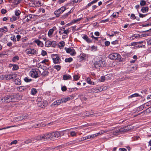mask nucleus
Returning a JSON list of instances; mask_svg holds the SVG:
<instances>
[{"label": "nucleus", "mask_w": 151, "mask_h": 151, "mask_svg": "<svg viewBox=\"0 0 151 151\" xmlns=\"http://www.w3.org/2000/svg\"><path fill=\"white\" fill-rule=\"evenodd\" d=\"M15 83L18 85H20L21 83V80L18 78L16 79L15 81Z\"/></svg>", "instance_id": "nucleus-25"}, {"label": "nucleus", "mask_w": 151, "mask_h": 151, "mask_svg": "<svg viewBox=\"0 0 151 151\" xmlns=\"http://www.w3.org/2000/svg\"><path fill=\"white\" fill-rule=\"evenodd\" d=\"M61 103L62 100H61V99H59L54 101L52 104V105L54 106H58L60 105Z\"/></svg>", "instance_id": "nucleus-13"}, {"label": "nucleus", "mask_w": 151, "mask_h": 151, "mask_svg": "<svg viewBox=\"0 0 151 151\" xmlns=\"http://www.w3.org/2000/svg\"><path fill=\"white\" fill-rule=\"evenodd\" d=\"M93 4L91 2L90 3H89L87 5H86L85 7V9H87L91 5Z\"/></svg>", "instance_id": "nucleus-56"}, {"label": "nucleus", "mask_w": 151, "mask_h": 151, "mask_svg": "<svg viewBox=\"0 0 151 151\" xmlns=\"http://www.w3.org/2000/svg\"><path fill=\"white\" fill-rule=\"evenodd\" d=\"M14 13L15 15L18 17L21 14V12L19 10H16L15 11Z\"/></svg>", "instance_id": "nucleus-23"}, {"label": "nucleus", "mask_w": 151, "mask_h": 151, "mask_svg": "<svg viewBox=\"0 0 151 151\" xmlns=\"http://www.w3.org/2000/svg\"><path fill=\"white\" fill-rule=\"evenodd\" d=\"M33 4L36 6H39V5L41 6V3L39 0H34Z\"/></svg>", "instance_id": "nucleus-17"}, {"label": "nucleus", "mask_w": 151, "mask_h": 151, "mask_svg": "<svg viewBox=\"0 0 151 151\" xmlns=\"http://www.w3.org/2000/svg\"><path fill=\"white\" fill-rule=\"evenodd\" d=\"M91 48L92 50L94 51L96 50H97V47L94 45L92 46Z\"/></svg>", "instance_id": "nucleus-57"}, {"label": "nucleus", "mask_w": 151, "mask_h": 151, "mask_svg": "<svg viewBox=\"0 0 151 151\" xmlns=\"http://www.w3.org/2000/svg\"><path fill=\"white\" fill-rule=\"evenodd\" d=\"M70 98L69 97L67 98L63 99H61L62 100V103L64 102L65 103L66 102L68 101V100H70Z\"/></svg>", "instance_id": "nucleus-31"}, {"label": "nucleus", "mask_w": 151, "mask_h": 151, "mask_svg": "<svg viewBox=\"0 0 151 151\" xmlns=\"http://www.w3.org/2000/svg\"><path fill=\"white\" fill-rule=\"evenodd\" d=\"M121 57L120 55L117 53L111 54L109 56V58L111 60H119L120 58Z\"/></svg>", "instance_id": "nucleus-5"}, {"label": "nucleus", "mask_w": 151, "mask_h": 151, "mask_svg": "<svg viewBox=\"0 0 151 151\" xmlns=\"http://www.w3.org/2000/svg\"><path fill=\"white\" fill-rule=\"evenodd\" d=\"M19 60V57L18 56H16L13 57L12 60L13 62H15L16 61Z\"/></svg>", "instance_id": "nucleus-36"}, {"label": "nucleus", "mask_w": 151, "mask_h": 151, "mask_svg": "<svg viewBox=\"0 0 151 151\" xmlns=\"http://www.w3.org/2000/svg\"><path fill=\"white\" fill-rule=\"evenodd\" d=\"M24 81L25 82H29L31 81H32V79H29L27 77H25L24 79Z\"/></svg>", "instance_id": "nucleus-44"}, {"label": "nucleus", "mask_w": 151, "mask_h": 151, "mask_svg": "<svg viewBox=\"0 0 151 151\" xmlns=\"http://www.w3.org/2000/svg\"><path fill=\"white\" fill-rule=\"evenodd\" d=\"M141 94L139 95L138 93H135L131 95L130 96H129V98H131L132 97H136L137 96H141Z\"/></svg>", "instance_id": "nucleus-18"}, {"label": "nucleus", "mask_w": 151, "mask_h": 151, "mask_svg": "<svg viewBox=\"0 0 151 151\" xmlns=\"http://www.w3.org/2000/svg\"><path fill=\"white\" fill-rule=\"evenodd\" d=\"M127 129L124 128L119 127L116 128L113 132V134L114 135H117L120 133L124 132L127 131Z\"/></svg>", "instance_id": "nucleus-3"}, {"label": "nucleus", "mask_w": 151, "mask_h": 151, "mask_svg": "<svg viewBox=\"0 0 151 151\" xmlns=\"http://www.w3.org/2000/svg\"><path fill=\"white\" fill-rule=\"evenodd\" d=\"M99 134H100V133H97L96 134H93L91 135H90V138H93L99 135Z\"/></svg>", "instance_id": "nucleus-42"}, {"label": "nucleus", "mask_w": 151, "mask_h": 151, "mask_svg": "<svg viewBox=\"0 0 151 151\" xmlns=\"http://www.w3.org/2000/svg\"><path fill=\"white\" fill-rule=\"evenodd\" d=\"M90 139V135L87 136L85 137H84L81 138V141H83L87 139Z\"/></svg>", "instance_id": "nucleus-33"}, {"label": "nucleus", "mask_w": 151, "mask_h": 151, "mask_svg": "<svg viewBox=\"0 0 151 151\" xmlns=\"http://www.w3.org/2000/svg\"><path fill=\"white\" fill-rule=\"evenodd\" d=\"M145 104H144L138 107L137 108V110L138 111H140L143 110L145 106Z\"/></svg>", "instance_id": "nucleus-22"}, {"label": "nucleus", "mask_w": 151, "mask_h": 151, "mask_svg": "<svg viewBox=\"0 0 151 151\" xmlns=\"http://www.w3.org/2000/svg\"><path fill=\"white\" fill-rule=\"evenodd\" d=\"M26 89V88L23 86H19L18 87L17 90L19 91H22L23 90Z\"/></svg>", "instance_id": "nucleus-21"}, {"label": "nucleus", "mask_w": 151, "mask_h": 151, "mask_svg": "<svg viewBox=\"0 0 151 151\" xmlns=\"http://www.w3.org/2000/svg\"><path fill=\"white\" fill-rule=\"evenodd\" d=\"M17 75L15 74L11 73L9 75L8 79H14L16 77Z\"/></svg>", "instance_id": "nucleus-12"}, {"label": "nucleus", "mask_w": 151, "mask_h": 151, "mask_svg": "<svg viewBox=\"0 0 151 151\" xmlns=\"http://www.w3.org/2000/svg\"><path fill=\"white\" fill-rule=\"evenodd\" d=\"M82 37L88 43H90L92 42V40H91L86 35H84Z\"/></svg>", "instance_id": "nucleus-11"}, {"label": "nucleus", "mask_w": 151, "mask_h": 151, "mask_svg": "<svg viewBox=\"0 0 151 151\" xmlns=\"http://www.w3.org/2000/svg\"><path fill=\"white\" fill-rule=\"evenodd\" d=\"M131 18L133 19H136V17L135 16V15L133 14H132L131 15Z\"/></svg>", "instance_id": "nucleus-53"}, {"label": "nucleus", "mask_w": 151, "mask_h": 151, "mask_svg": "<svg viewBox=\"0 0 151 151\" xmlns=\"http://www.w3.org/2000/svg\"><path fill=\"white\" fill-rule=\"evenodd\" d=\"M138 37H140V36L139 34H134L133 36L130 37L131 40H133L135 38H137Z\"/></svg>", "instance_id": "nucleus-20"}, {"label": "nucleus", "mask_w": 151, "mask_h": 151, "mask_svg": "<svg viewBox=\"0 0 151 151\" xmlns=\"http://www.w3.org/2000/svg\"><path fill=\"white\" fill-rule=\"evenodd\" d=\"M63 79L64 80H67L71 78V76L69 75H65L63 76Z\"/></svg>", "instance_id": "nucleus-15"}, {"label": "nucleus", "mask_w": 151, "mask_h": 151, "mask_svg": "<svg viewBox=\"0 0 151 151\" xmlns=\"http://www.w3.org/2000/svg\"><path fill=\"white\" fill-rule=\"evenodd\" d=\"M17 19H18L17 18V17H16L14 16H13L10 19V21L12 22L17 20Z\"/></svg>", "instance_id": "nucleus-41"}, {"label": "nucleus", "mask_w": 151, "mask_h": 151, "mask_svg": "<svg viewBox=\"0 0 151 151\" xmlns=\"http://www.w3.org/2000/svg\"><path fill=\"white\" fill-rule=\"evenodd\" d=\"M43 72L42 73H41V75L43 76H45L47 75L49 73V72L47 70H43Z\"/></svg>", "instance_id": "nucleus-24"}, {"label": "nucleus", "mask_w": 151, "mask_h": 151, "mask_svg": "<svg viewBox=\"0 0 151 151\" xmlns=\"http://www.w3.org/2000/svg\"><path fill=\"white\" fill-rule=\"evenodd\" d=\"M146 4V2L145 1L142 0L140 1V5L142 6L145 5Z\"/></svg>", "instance_id": "nucleus-27"}, {"label": "nucleus", "mask_w": 151, "mask_h": 151, "mask_svg": "<svg viewBox=\"0 0 151 151\" xmlns=\"http://www.w3.org/2000/svg\"><path fill=\"white\" fill-rule=\"evenodd\" d=\"M11 40L13 41L14 42H16V39L15 37V36L14 35H13L10 38Z\"/></svg>", "instance_id": "nucleus-37"}, {"label": "nucleus", "mask_w": 151, "mask_h": 151, "mask_svg": "<svg viewBox=\"0 0 151 151\" xmlns=\"http://www.w3.org/2000/svg\"><path fill=\"white\" fill-rule=\"evenodd\" d=\"M148 45H151V37L147 40Z\"/></svg>", "instance_id": "nucleus-48"}, {"label": "nucleus", "mask_w": 151, "mask_h": 151, "mask_svg": "<svg viewBox=\"0 0 151 151\" xmlns=\"http://www.w3.org/2000/svg\"><path fill=\"white\" fill-rule=\"evenodd\" d=\"M38 72L41 73V71L38 69H33L30 71V74L32 77L36 78L39 77Z\"/></svg>", "instance_id": "nucleus-4"}, {"label": "nucleus", "mask_w": 151, "mask_h": 151, "mask_svg": "<svg viewBox=\"0 0 151 151\" xmlns=\"http://www.w3.org/2000/svg\"><path fill=\"white\" fill-rule=\"evenodd\" d=\"M31 94L33 95H35L37 92V90L35 88H33L31 89Z\"/></svg>", "instance_id": "nucleus-26"}, {"label": "nucleus", "mask_w": 151, "mask_h": 151, "mask_svg": "<svg viewBox=\"0 0 151 151\" xmlns=\"http://www.w3.org/2000/svg\"><path fill=\"white\" fill-rule=\"evenodd\" d=\"M1 12L2 14H5L6 12V11L5 9H2L1 10Z\"/></svg>", "instance_id": "nucleus-58"}, {"label": "nucleus", "mask_w": 151, "mask_h": 151, "mask_svg": "<svg viewBox=\"0 0 151 151\" xmlns=\"http://www.w3.org/2000/svg\"><path fill=\"white\" fill-rule=\"evenodd\" d=\"M99 61H98L97 62H96L94 63V66L96 68H98L101 67L100 66L101 65L99 64Z\"/></svg>", "instance_id": "nucleus-28"}, {"label": "nucleus", "mask_w": 151, "mask_h": 151, "mask_svg": "<svg viewBox=\"0 0 151 151\" xmlns=\"http://www.w3.org/2000/svg\"><path fill=\"white\" fill-rule=\"evenodd\" d=\"M145 105L147 106H149L151 105V100L149 101L145 104Z\"/></svg>", "instance_id": "nucleus-59"}, {"label": "nucleus", "mask_w": 151, "mask_h": 151, "mask_svg": "<svg viewBox=\"0 0 151 151\" xmlns=\"http://www.w3.org/2000/svg\"><path fill=\"white\" fill-rule=\"evenodd\" d=\"M87 82L89 84H91L92 82L91 81V79L89 78H88L86 80Z\"/></svg>", "instance_id": "nucleus-49"}, {"label": "nucleus", "mask_w": 151, "mask_h": 151, "mask_svg": "<svg viewBox=\"0 0 151 151\" xmlns=\"http://www.w3.org/2000/svg\"><path fill=\"white\" fill-rule=\"evenodd\" d=\"M73 77L74 79L76 81H77L79 79V77L77 75H75Z\"/></svg>", "instance_id": "nucleus-51"}, {"label": "nucleus", "mask_w": 151, "mask_h": 151, "mask_svg": "<svg viewBox=\"0 0 151 151\" xmlns=\"http://www.w3.org/2000/svg\"><path fill=\"white\" fill-rule=\"evenodd\" d=\"M21 1L22 0H14V3L15 5H17L19 4Z\"/></svg>", "instance_id": "nucleus-39"}, {"label": "nucleus", "mask_w": 151, "mask_h": 151, "mask_svg": "<svg viewBox=\"0 0 151 151\" xmlns=\"http://www.w3.org/2000/svg\"><path fill=\"white\" fill-rule=\"evenodd\" d=\"M69 29H67L66 30H64V32L63 33H61L62 34H63V33L66 34H68L69 33Z\"/></svg>", "instance_id": "nucleus-50"}, {"label": "nucleus", "mask_w": 151, "mask_h": 151, "mask_svg": "<svg viewBox=\"0 0 151 151\" xmlns=\"http://www.w3.org/2000/svg\"><path fill=\"white\" fill-rule=\"evenodd\" d=\"M41 54L43 56H45L47 54V53L46 51L42 50V51Z\"/></svg>", "instance_id": "nucleus-52"}, {"label": "nucleus", "mask_w": 151, "mask_h": 151, "mask_svg": "<svg viewBox=\"0 0 151 151\" xmlns=\"http://www.w3.org/2000/svg\"><path fill=\"white\" fill-rule=\"evenodd\" d=\"M48 60L45 59L42 61L41 63L43 64H45V63L47 62L48 61Z\"/></svg>", "instance_id": "nucleus-61"}, {"label": "nucleus", "mask_w": 151, "mask_h": 151, "mask_svg": "<svg viewBox=\"0 0 151 151\" xmlns=\"http://www.w3.org/2000/svg\"><path fill=\"white\" fill-rule=\"evenodd\" d=\"M65 50H66V52L68 53H70L71 51L72 50V49H71L70 47L68 48H67L65 47Z\"/></svg>", "instance_id": "nucleus-38"}, {"label": "nucleus", "mask_w": 151, "mask_h": 151, "mask_svg": "<svg viewBox=\"0 0 151 151\" xmlns=\"http://www.w3.org/2000/svg\"><path fill=\"white\" fill-rule=\"evenodd\" d=\"M147 91L146 90H143L141 91V93L142 94H144V95H145L147 94Z\"/></svg>", "instance_id": "nucleus-63"}, {"label": "nucleus", "mask_w": 151, "mask_h": 151, "mask_svg": "<svg viewBox=\"0 0 151 151\" xmlns=\"http://www.w3.org/2000/svg\"><path fill=\"white\" fill-rule=\"evenodd\" d=\"M148 9L149 8L147 6L143 7L141 9V11L143 13H146L148 12Z\"/></svg>", "instance_id": "nucleus-14"}, {"label": "nucleus", "mask_w": 151, "mask_h": 151, "mask_svg": "<svg viewBox=\"0 0 151 151\" xmlns=\"http://www.w3.org/2000/svg\"><path fill=\"white\" fill-rule=\"evenodd\" d=\"M70 134L72 137L76 136V132L74 131L71 132H70Z\"/></svg>", "instance_id": "nucleus-55"}, {"label": "nucleus", "mask_w": 151, "mask_h": 151, "mask_svg": "<svg viewBox=\"0 0 151 151\" xmlns=\"http://www.w3.org/2000/svg\"><path fill=\"white\" fill-rule=\"evenodd\" d=\"M143 42V41L134 42L132 43L131 45H132L135 46V45H137V44H141Z\"/></svg>", "instance_id": "nucleus-34"}, {"label": "nucleus", "mask_w": 151, "mask_h": 151, "mask_svg": "<svg viewBox=\"0 0 151 151\" xmlns=\"http://www.w3.org/2000/svg\"><path fill=\"white\" fill-rule=\"evenodd\" d=\"M71 13L70 12V11L68 13L65 14L63 17H62L63 18V19H64L66 17H67V16H68V15H69L70 13Z\"/></svg>", "instance_id": "nucleus-45"}, {"label": "nucleus", "mask_w": 151, "mask_h": 151, "mask_svg": "<svg viewBox=\"0 0 151 151\" xmlns=\"http://www.w3.org/2000/svg\"><path fill=\"white\" fill-rule=\"evenodd\" d=\"M51 41L49 40L47 41L45 43V46L46 47H50L51 46Z\"/></svg>", "instance_id": "nucleus-19"}, {"label": "nucleus", "mask_w": 151, "mask_h": 151, "mask_svg": "<svg viewBox=\"0 0 151 151\" xmlns=\"http://www.w3.org/2000/svg\"><path fill=\"white\" fill-rule=\"evenodd\" d=\"M65 10V8L64 6L61 7L58 10L54 12V14L56 15V17H58L59 16V14L63 13Z\"/></svg>", "instance_id": "nucleus-6"}, {"label": "nucleus", "mask_w": 151, "mask_h": 151, "mask_svg": "<svg viewBox=\"0 0 151 151\" xmlns=\"http://www.w3.org/2000/svg\"><path fill=\"white\" fill-rule=\"evenodd\" d=\"M51 46L53 47H55L56 46V42L55 41H51Z\"/></svg>", "instance_id": "nucleus-35"}, {"label": "nucleus", "mask_w": 151, "mask_h": 151, "mask_svg": "<svg viewBox=\"0 0 151 151\" xmlns=\"http://www.w3.org/2000/svg\"><path fill=\"white\" fill-rule=\"evenodd\" d=\"M64 133L62 131H56L52 133H48L41 135H38L36 137V140L42 141H45L48 139L55 140L57 138L63 135Z\"/></svg>", "instance_id": "nucleus-1"}, {"label": "nucleus", "mask_w": 151, "mask_h": 151, "mask_svg": "<svg viewBox=\"0 0 151 151\" xmlns=\"http://www.w3.org/2000/svg\"><path fill=\"white\" fill-rule=\"evenodd\" d=\"M15 96L14 95H7L1 99L2 102L3 103H9L15 101Z\"/></svg>", "instance_id": "nucleus-2"}, {"label": "nucleus", "mask_w": 151, "mask_h": 151, "mask_svg": "<svg viewBox=\"0 0 151 151\" xmlns=\"http://www.w3.org/2000/svg\"><path fill=\"white\" fill-rule=\"evenodd\" d=\"M12 70H17L19 68V66L17 65H13Z\"/></svg>", "instance_id": "nucleus-29"}, {"label": "nucleus", "mask_w": 151, "mask_h": 151, "mask_svg": "<svg viewBox=\"0 0 151 151\" xmlns=\"http://www.w3.org/2000/svg\"><path fill=\"white\" fill-rule=\"evenodd\" d=\"M56 28L55 27H54L52 29L49 30L48 33V35L49 37H51L52 35L53 32V31L56 30Z\"/></svg>", "instance_id": "nucleus-10"}, {"label": "nucleus", "mask_w": 151, "mask_h": 151, "mask_svg": "<svg viewBox=\"0 0 151 151\" xmlns=\"http://www.w3.org/2000/svg\"><path fill=\"white\" fill-rule=\"evenodd\" d=\"M53 68L56 69L58 71H59L60 69V66L59 65H56L54 66Z\"/></svg>", "instance_id": "nucleus-40"}, {"label": "nucleus", "mask_w": 151, "mask_h": 151, "mask_svg": "<svg viewBox=\"0 0 151 151\" xmlns=\"http://www.w3.org/2000/svg\"><path fill=\"white\" fill-rule=\"evenodd\" d=\"M29 115L27 114H24L22 115V117L23 118V119L28 118Z\"/></svg>", "instance_id": "nucleus-32"}, {"label": "nucleus", "mask_w": 151, "mask_h": 151, "mask_svg": "<svg viewBox=\"0 0 151 151\" xmlns=\"http://www.w3.org/2000/svg\"><path fill=\"white\" fill-rule=\"evenodd\" d=\"M103 86H102V87L100 89H98L96 90H95L94 88H92L91 89L89 90V92L90 93H93L101 91L105 89L104 88V87L103 88Z\"/></svg>", "instance_id": "nucleus-9"}, {"label": "nucleus", "mask_w": 151, "mask_h": 151, "mask_svg": "<svg viewBox=\"0 0 151 151\" xmlns=\"http://www.w3.org/2000/svg\"><path fill=\"white\" fill-rule=\"evenodd\" d=\"M26 52L28 54L35 55L37 53L36 50L34 49H27L26 50Z\"/></svg>", "instance_id": "nucleus-7"}, {"label": "nucleus", "mask_w": 151, "mask_h": 151, "mask_svg": "<svg viewBox=\"0 0 151 151\" xmlns=\"http://www.w3.org/2000/svg\"><path fill=\"white\" fill-rule=\"evenodd\" d=\"M0 31L2 32L5 33L7 32V30L4 29L3 28H2L0 29Z\"/></svg>", "instance_id": "nucleus-60"}, {"label": "nucleus", "mask_w": 151, "mask_h": 151, "mask_svg": "<svg viewBox=\"0 0 151 151\" xmlns=\"http://www.w3.org/2000/svg\"><path fill=\"white\" fill-rule=\"evenodd\" d=\"M105 77L104 76H102L101 78V82H104L105 79Z\"/></svg>", "instance_id": "nucleus-62"}, {"label": "nucleus", "mask_w": 151, "mask_h": 151, "mask_svg": "<svg viewBox=\"0 0 151 151\" xmlns=\"http://www.w3.org/2000/svg\"><path fill=\"white\" fill-rule=\"evenodd\" d=\"M52 59L54 63L56 64L60 63V58L58 55L55 54L53 55L52 56Z\"/></svg>", "instance_id": "nucleus-8"}, {"label": "nucleus", "mask_w": 151, "mask_h": 151, "mask_svg": "<svg viewBox=\"0 0 151 151\" xmlns=\"http://www.w3.org/2000/svg\"><path fill=\"white\" fill-rule=\"evenodd\" d=\"M70 53L71 55H74L76 54V52L75 50L72 49Z\"/></svg>", "instance_id": "nucleus-43"}, {"label": "nucleus", "mask_w": 151, "mask_h": 151, "mask_svg": "<svg viewBox=\"0 0 151 151\" xmlns=\"http://www.w3.org/2000/svg\"><path fill=\"white\" fill-rule=\"evenodd\" d=\"M59 44L61 45V46L63 47L65 45V42L63 41H61L59 42Z\"/></svg>", "instance_id": "nucleus-64"}, {"label": "nucleus", "mask_w": 151, "mask_h": 151, "mask_svg": "<svg viewBox=\"0 0 151 151\" xmlns=\"http://www.w3.org/2000/svg\"><path fill=\"white\" fill-rule=\"evenodd\" d=\"M73 60V58H67L65 59V61L66 62H70Z\"/></svg>", "instance_id": "nucleus-30"}, {"label": "nucleus", "mask_w": 151, "mask_h": 151, "mask_svg": "<svg viewBox=\"0 0 151 151\" xmlns=\"http://www.w3.org/2000/svg\"><path fill=\"white\" fill-rule=\"evenodd\" d=\"M32 142L34 143L36 142L38 140H36V138H32L31 139Z\"/></svg>", "instance_id": "nucleus-54"}, {"label": "nucleus", "mask_w": 151, "mask_h": 151, "mask_svg": "<svg viewBox=\"0 0 151 151\" xmlns=\"http://www.w3.org/2000/svg\"><path fill=\"white\" fill-rule=\"evenodd\" d=\"M147 14H141L140 13H139V16L141 18H143L145 17L146 15H147Z\"/></svg>", "instance_id": "nucleus-46"}, {"label": "nucleus", "mask_w": 151, "mask_h": 151, "mask_svg": "<svg viewBox=\"0 0 151 151\" xmlns=\"http://www.w3.org/2000/svg\"><path fill=\"white\" fill-rule=\"evenodd\" d=\"M35 42L38 46H40L41 47H42L44 45L43 44L40 40H36L35 41Z\"/></svg>", "instance_id": "nucleus-16"}, {"label": "nucleus", "mask_w": 151, "mask_h": 151, "mask_svg": "<svg viewBox=\"0 0 151 151\" xmlns=\"http://www.w3.org/2000/svg\"><path fill=\"white\" fill-rule=\"evenodd\" d=\"M61 90L63 91H66L67 90V88L66 87L64 86H63L61 87Z\"/></svg>", "instance_id": "nucleus-47"}]
</instances>
